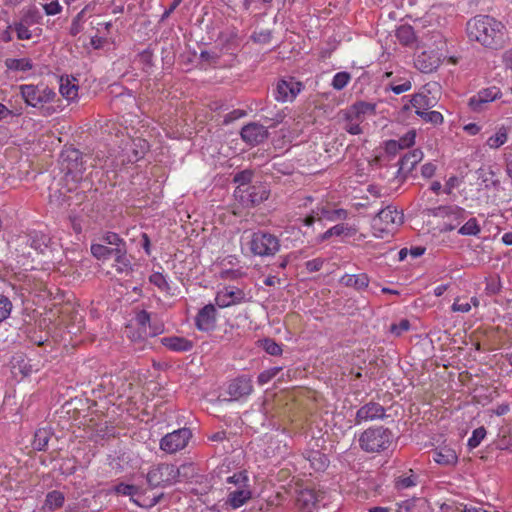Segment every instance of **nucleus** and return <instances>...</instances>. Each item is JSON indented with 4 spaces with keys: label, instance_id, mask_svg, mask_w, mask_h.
I'll list each match as a JSON object with an SVG mask.
<instances>
[{
    "label": "nucleus",
    "instance_id": "obj_53",
    "mask_svg": "<svg viewBox=\"0 0 512 512\" xmlns=\"http://www.w3.org/2000/svg\"><path fill=\"white\" fill-rule=\"evenodd\" d=\"M228 483H234L237 487H247L248 476L246 471H240L227 478Z\"/></svg>",
    "mask_w": 512,
    "mask_h": 512
},
{
    "label": "nucleus",
    "instance_id": "obj_20",
    "mask_svg": "<svg viewBox=\"0 0 512 512\" xmlns=\"http://www.w3.org/2000/svg\"><path fill=\"white\" fill-rule=\"evenodd\" d=\"M441 63L439 54L435 51H423L416 60L415 66L423 73H431L436 70Z\"/></svg>",
    "mask_w": 512,
    "mask_h": 512
},
{
    "label": "nucleus",
    "instance_id": "obj_63",
    "mask_svg": "<svg viewBox=\"0 0 512 512\" xmlns=\"http://www.w3.org/2000/svg\"><path fill=\"white\" fill-rule=\"evenodd\" d=\"M485 290L489 295L498 293L500 291V281L495 279L487 281Z\"/></svg>",
    "mask_w": 512,
    "mask_h": 512
},
{
    "label": "nucleus",
    "instance_id": "obj_59",
    "mask_svg": "<svg viewBox=\"0 0 512 512\" xmlns=\"http://www.w3.org/2000/svg\"><path fill=\"white\" fill-rule=\"evenodd\" d=\"M415 485V481L412 476L402 477L396 480L395 486L397 489L402 490Z\"/></svg>",
    "mask_w": 512,
    "mask_h": 512
},
{
    "label": "nucleus",
    "instance_id": "obj_24",
    "mask_svg": "<svg viewBox=\"0 0 512 512\" xmlns=\"http://www.w3.org/2000/svg\"><path fill=\"white\" fill-rule=\"evenodd\" d=\"M423 157V153L419 149H415L403 157L400 158L399 164V173H407L414 169V167L421 161Z\"/></svg>",
    "mask_w": 512,
    "mask_h": 512
},
{
    "label": "nucleus",
    "instance_id": "obj_31",
    "mask_svg": "<svg viewBox=\"0 0 512 512\" xmlns=\"http://www.w3.org/2000/svg\"><path fill=\"white\" fill-rule=\"evenodd\" d=\"M426 500L424 498H412L398 505L397 512H425Z\"/></svg>",
    "mask_w": 512,
    "mask_h": 512
},
{
    "label": "nucleus",
    "instance_id": "obj_62",
    "mask_svg": "<svg viewBox=\"0 0 512 512\" xmlns=\"http://www.w3.org/2000/svg\"><path fill=\"white\" fill-rule=\"evenodd\" d=\"M61 6L58 1H52L44 5V10L47 15H56L61 12Z\"/></svg>",
    "mask_w": 512,
    "mask_h": 512
},
{
    "label": "nucleus",
    "instance_id": "obj_32",
    "mask_svg": "<svg viewBox=\"0 0 512 512\" xmlns=\"http://www.w3.org/2000/svg\"><path fill=\"white\" fill-rule=\"evenodd\" d=\"M77 184H73V186H68V183L55 190L50 194V202L55 203L58 206H62L69 202L70 196L68 193L72 192L76 188Z\"/></svg>",
    "mask_w": 512,
    "mask_h": 512
},
{
    "label": "nucleus",
    "instance_id": "obj_48",
    "mask_svg": "<svg viewBox=\"0 0 512 512\" xmlns=\"http://www.w3.org/2000/svg\"><path fill=\"white\" fill-rule=\"evenodd\" d=\"M480 227L476 218H470L458 231L461 235H477Z\"/></svg>",
    "mask_w": 512,
    "mask_h": 512
},
{
    "label": "nucleus",
    "instance_id": "obj_9",
    "mask_svg": "<svg viewBox=\"0 0 512 512\" xmlns=\"http://www.w3.org/2000/svg\"><path fill=\"white\" fill-rule=\"evenodd\" d=\"M348 217V212L345 209H331L327 206L316 207L312 212L303 219L306 226L313 225L316 221L327 220L335 222L338 220H345Z\"/></svg>",
    "mask_w": 512,
    "mask_h": 512
},
{
    "label": "nucleus",
    "instance_id": "obj_52",
    "mask_svg": "<svg viewBox=\"0 0 512 512\" xmlns=\"http://www.w3.org/2000/svg\"><path fill=\"white\" fill-rule=\"evenodd\" d=\"M12 309L11 301L4 295H0V322L10 315Z\"/></svg>",
    "mask_w": 512,
    "mask_h": 512
},
{
    "label": "nucleus",
    "instance_id": "obj_19",
    "mask_svg": "<svg viewBox=\"0 0 512 512\" xmlns=\"http://www.w3.org/2000/svg\"><path fill=\"white\" fill-rule=\"evenodd\" d=\"M500 95L501 91L497 87L483 89L477 95L470 98L469 106L473 111L480 112L484 109V105L496 100Z\"/></svg>",
    "mask_w": 512,
    "mask_h": 512
},
{
    "label": "nucleus",
    "instance_id": "obj_56",
    "mask_svg": "<svg viewBox=\"0 0 512 512\" xmlns=\"http://www.w3.org/2000/svg\"><path fill=\"white\" fill-rule=\"evenodd\" d=\"M245 115H246V111L241 110V109H235L224 116L223 123L226 125L230 124L233 121H235L241 117H244Z\"/></svg>",
    "mask_w": 512,
    "mask_h": 512
},
{
    "label": "nucleus",
    "instance_id": "obj_6",
    "mask_svg": "<svg viewBox=\"0 0 512 512\" xmlns=\"http://www.w3.org/2000/svg\"><path fill=\"white\" fill-rule=\"evenodd\" d=\"M269 196V190L266 184L262 182L253 183L248 187L236 188L234 197L236 201L244 208H252L258 206Z\"/></svg>",
    "mask_w": 512,
    "mask_h": 512
},
{
    "label": "nucleus",
    "instance_id": "obj_30",
    "mask_svg": "<svg viewBox=\"0 0 512 512\" xmlns=\"http://www.w3.org/2000/svg\"><path fill=\"white\" fill-rule=\"evenodd\" d=\"M101 242L106 246L112 247L114 253H123L126 247L125 241L114 232H106L101 237Z\"/></svg>",
    "mask_w": 512,
    "mask_h": 512
},
{
    "label": "nucleus",
    "instance_id": "obj_28",
    "mask_svg": "<svg viewBox=\"0 0 512 512\" xmlns=\"http://www.w3.org/2000/svg\"><path fill=\"white\" fill-rule=\"evenodd\" d=\"M76 81L75 78H60L59 91L67 100H74L78 96V85L75 83Z\"/></svg>",
    "mask_w": 512,
    "mask_h": 512
},
{
    "label": "nucleus",
    "instance_id": "obj_22",
    "mask_svg": "<svg viewBox=\"0 0 512 512\" xmlns=\"http://www.w3.org/2000/svg\"><path fill=\"white\" fill-rule=\"evenodd\" d=\"M162 345L174 352H187L193 348V342L178 336L163 337Z\"/></svg>",
    "mask_w": 512,
    "mask_h": 512
},
{
    "label": "nucleus",
    "instance_id": "obj_35",
    "mask_svg": "<svg viewBox=\"0 0 512 512\" xmlns=\"http://www.w3.org/2000/svg\"><path fill=\"white\" fill-rule=\"evenodd\" d=\"M396 37L398 41L405 46L412 45L416 39L414 29L410 25L400 26L396 30Z\"/></svg>",
    "mask_w": 512,
    "mask_h": 512
},
{
    "label": "nucleus",
    "instance_id": "obj_14",
    "mask_svg": "<svg viewBox=\"0 0 512 512\" xmlns=\"http://www.w3.org/2000/svg\"><path fill=\"white\" fill-rule=\"evenodd\" d=\"M114 491L117 493V494H121V495H125V496H135V495H138L139 494V491H140V488L135 486V485H131V484H126V483H119L117 484L115 487H114ZM164 496L163 493H161L160 495L158 496H155L151 499H143V501H139L137 499H134V498H131V500L137 504L138 506L140 507H148V508H151L153 506H155L157 503H159V501L162 499V497Z\"/></svg>",
    "mask_w": 512,
    "mask_h": 512
},
{
    "label": "nucleus",
    "instance_id": "obj_57",
    "mask_svg": "<svg viewBox=\"0 0 512 512\" xmlns=\"http://www.w3.org/2000/svg\"><path fill=\"white\" fill-rule=\"evenodd\" d=\"M323 264H324V260L323 259L316 258V259H312V260L307 261L305 263V266H306V269L310 273H313V272L319 271L322 268Z\"/></svg>",
    "mask_w": 512,
    "mask_h": 512
},
{
    "label": "nucleus",
    "instance_id": "obj_16",
    "mask_svg": "<svg viewBox=\"0 0 512 512\" xmlns=\"http://www.w3.org/2000/svg\"><path fill=\"white\" fill-rule=\"evenodd\" d=\"M253 391L252 380L249 376L241 375L230 381L227 392L233 400L249 396Z\"/></svg>",
    "mask_w": 512,
    "mask_h": 512
},
{
    "label": "nucleus",
    "instance_id": "obj_41",
    "mask_svg": "<svg viewBox=\"0 0 512 512\" xmlns=\"http://www.w3.org/2000/svg\"><path fill=\"white\" fill-rule=\"evenodd\" d=\"M410 105L416 111H426L430 108V99L423 94H415L411 100Z\"/></svg>",
    "mask_w": 512,
    "mask_h": 512
},
{
    "label": "nucleus",
    "instance_id": "obj_26",
    "mask_svg": "<svg viewBox=\"0 0 512 512\" xmlns=\"http://www.w3.org/2000/svg\"><path fill=\"white\" fill-rule=\"evenodd\" d=\"M35 16L36 11L29 10L27 14L22 18V20L19 23L15 24V31L17 33L18 39L28 40L31 38V32L28 29V25L35 22Z\"/></svg>",
    "mask_w": 512,
    "mask_h": 512
},
{
    "label": "nucleus",
    "instance_id": "obj_13",
    "mask_svg": "<svg viewBox=\"0 0 512 512\" xmlns=\"http://www.w3.org/2000/svg\"><path fill=\"white\" fill-rule=\"evenodd\" d=\"M376 105L364 101H358L343 111L344 120L346 122L357 121L362 123L366 115L375 114Z\"/></svg>",
    "mask_w": 512,
    "mask_h": 512
},
{
    "label": "nucleus",
    "instance_id": "obj_38",
    "mask_svg": "<svg viewBox=\"0 0 512 512\" xmlns=\"http://www.w3.org/2000/svg\"><path fill=\"white\" fill-rule=\"evenodd\" d=\"M91 253L98 260L114 258V250L112 247L106 246L104 243L92 244Z\"/></svg>",
    "mask_w": 512,
    "mask_h": 512
},
{
    "label": "nucleus",
    "instance_id": "obj_45",
    "mask_svg": "<svg viewBox=\"0 0 512 512\" xmlns=\"http://www.w3.org/2000/svg\"><path fill=\"white\" fill-rule=\"evenodd\" d=\"M252 177H253V172L251 170H243V171L237 173L234 176V182L238 183V186L236 188L243 189V186L245 188V187L253 185L251 183Z\"/></svg>",
    "mask_w": 512,
    "mask_h": 512
},
{
    "label": "nucleus",
    "instance_id": "obj_21",
    "mask_svg": "<svg viewBox=\"0 0 512 512\" xmlns=\"http://www.w3.org/2000/svg\"><path fill=\"white\" fill-rule=\"evenodd\" d=\"M303 457L310 463L311 468L317 472L324 471L329 465L328 457L319 450H306Z\"/></svg>",
    "mask_w": 512,
    "mask_h": 512
},
{
    "label": "nucleus",
    "instance_id": "obj_33",
    "mask_svg": "<svg viewBox=\"0 0 512 512\" xmlns=\"http://www.w3.org/2000/svg\"><path fill=\"white\" fill-rule=\"evenodd\" d=\"M341 282L347 287H354L361 290L368 286L369 278L364 273L358 275H345L342 277Z\"/></svg>",
    "mask_w": 512,
    "mask_h": 512
},
{
    "label": "nucleus",
    "instance_id": "obj_58",
    "mask_svg": "<svg viewBox=\"0 0 512 512\" xmlns=\"http://www.w3.org/2000/svg\"><path fill=\"white\" fill-rule=\"evenodd\" d=\"M411 82L409 80H405L403 83L401 84H396L394 82H392L390 84V88L391 90L395 93V94H401L403 92H406L408 90L411 89Z\"/></svg>",
    "mask_w": 512,
    "mask_h": 512
},
{
    "label": "nucleus",
    "instance_id": "obj_64",
    "mask_svg": "<svg viewBox=\"0 0 512 512\" xmlns=\"http://www.w3.org/2000/svg\"><path fill=\"white\" fill-rule=\"evenodd\" d=\"M502 63L506 70L512 72V47L503 53Z\"/></svg>",
    "mask_w": 512,
    "mask_h": 512
},
{
    "label": "nucleus",
    "instance_id": "obj_47",
    "mask_svg": "<svg viewBox=\"0 0 512 512\" xmlns=\"http://www.w3.org/2000/svg\"><path fill=\"white\" fill-rule=\"evenodd\" d=\"M351 80V75L348 72H338L334 75L332 80V87L336 90H342Z\"/></svg>",
    "mask_w": 512,
    "mask_h": 512
},
{
    "label": "nucleus",
    "instance_id": "obj_43",
    "mask_svg": "<svg viewBox=\"0 0 512 512\" xmlns=\"http://www.w3.org/2000/svg\"><path fill=\"white\" fill-rule=\"evenodd\" d=\"M507 138H508V136H507L506 128L502 127L498 130V132L495 135L491 136L487 140V145L490 148L497 149L507 141Z\"/></svg>",
    "mask_w": 512,
    "mask_h": 512
},
{
    "label": "nucleus",
    "instance_id": "obj_51",
    "mask_svg": "<svg viewBox=\"0 0 512 512\" xmlns=\"http://www.w3.org/2000/svg\"><path fill=\"white\" fill-rule=\"evenodd\" d=\"M281 370V367H272L270 369H267L263 372H261L259 375H258V383L260 385H264L266 383H268L271 379H273Z\"/></svg>",
    "mask_w": 512,
    "mask_h": 512
},
{
    "label": "nucleus",
    "instance_id": "obj_44",
    "mask_svg": "<svg viewBox=\"0 0 512 512\" xmlns=\"http://www.w3.org/2000/svg\"><path fill=\"white\" fill-rule=\"evenodd\" d=\"M416 114L420 116L424 121L430 122L434 125H438L443 122V116L438 111H416Z\"/></svg>",
    "mask_w": 512,
    "mask_h": 512
},
{
    "label": "nucleus",
    "instance_id": "obj_46",
    "mask_svg": "<svg viewBox=\"0 0 512 512\" xmlns=\"http://www.w3.org/2000/svg\"><path fill=\"white\" fill-rule=\"evenodd\" d=\"M114 260L117 263V271L125 272L131 268L130 260L127 257V248L124 249L123 253H114Z\"/></svg>",
    "mask_w": 512,
    "mask_h": 512
},
{
    "label": "nucleus",
    "instance_id": "obj_11",
    "mask_svg": "<svg viewBox=\"0 0 512 512\" xmlns=\"http://www.w3.org/2000/svg\"><path fill=\"white\" fill-rule=\"evenodd\" d=\"M303 88L295 78L279 80L275 89V99L279 102L293 101Z\"/></svg>",
    "mask_w": 512,
    "mask_h": 512
},
{
    "label": "nucleus",
    "instance_id": "obj_15",
    "mask_svg": "<svg viewBox=\"0 0 512 512\" xmlns=\"http://www.w3.org/2000/svg\"><path fill=\"white\" fill-rule=\"evenodd\" d=\"M241 138L250 145H257L268 138V130L261 124L249 123L241 129Z\"/></svg>",
    "mask_w": 512,
    "mask_h": 512
},
{
    "label": "nucleus",
    "instance_id": "obj_37",
    "mask_svg": "<svg viewBox=\"0 0 512 512\" xmlns=\"http://www.w3.org/2000/svg\"><path fill=\"white\" fill-rule=\"evenodd\" d=\"M5 66L13 71H28L33 68V64L29 58H8L5 60Z\"/></svg>",
    "mask_w": 512,
    "mask_h": 512
},
{
    "label": "nucleus",
    "instance_id": "obj_8",
    "mask_svg": "<svg viewBox=\"0 0 512 512\" xmlns=\"http://www.w3.org/2000/svg\"><path fill=\"white\" fill-rule=\"evenodd\" d=\"M192 433L188 428H181L165 435L160 442V448L167 453H175L186 447Z\"/></svg>",
    "mask_w": 512,
    "mask_h": 512
},
{
    "label": "nucleus",
    "instance_id": "obj_39",
    "mask_svg": "<svg viewBox=\"0 0 512 512\" xmlns=\"http://www.w3.org/2000/svg\"><path fill=\"white\" fill-rule=\"evenodd\" d=\"M352 235V229L347 227L344 224H337L327 231H325L322 235L319 236V241L324 242L330 239L333 236H341V235Z\"/></svg>",
    "mask_w": 512,
    "mask_h": 512
},
{
    "label": "nucleus",
    "instance_id": "obj_36",
    "mask_svg": "<svg viewBox=\"0 0 512 512\" xmlns=\"http://www.w3.org/2000/svg\"><path fill=\"white\" fill-rule=\"evenodd\" d=\"M52 433L50 429L40 428L35 432L33 446L38 451H45Z\"/></svg>",
    "mask_w": 512,
    "mask_h": 512
},
{
    "label": "nucleus",
    "instance_id": "obj_27",
    "mask_svg": "<svg viewBox=\"0 0 512 512\" xmlns=\"http://www.w3.org/2000/svg\"><path fill=\"white\" fill-rule=\"evenodd\" d=\"M377 219L384 222L386 225L401 224L403 222V214L398 212L392 206H387L385 209L378 212L374 221Z\"/></svg>",
    "mask_w": 512,
    "mask_h": 512
},
{
    "label": "nucleus",
    "instance_id": "obj_4",
    "mask_svg": "<svg viewBox=\"0 0 512 512\" xmlns=\"http://www.w3.org/2000/svg\"><path fill=\"white\" fill-rule=\"evenodd\" d=\"M392 432L383 426L369 428L359 437V445L368 453L381 452L387 449L391 443Z\"/></svg>",
    "mask_w": 512,
    "mask_h": 512
},
{
    "label": "nucleus",
    "instance_id": "obj_7",
    "mask_svg": "<svg viewBox=\"0 0 512 512\" xmlns=\"http://www.w3.org/2000/svg\"><path fill=\"white\" fill-rule=\"evenodd\" d=\"M20 94L25 103L32 107H38L51 102L56 96L48 86L25 84L19 87Z\"/></svg>",
    "mask_w": 512,
    "mask_h": 512
},
{
    "label": "nucleus",
    "instance_id": "obj_61",
    "mask_svg": "<svg viewBox=\"0 0 512 512\" xmlns=\"http://www.w3.org/2000/svg\"><path fill=\"white\" fill-rule=\"evenodd\" d=\"M344 129L349 134H352V135H359L362 133V128L360 127V122H357V121L346 122Z\"/></svg>",
    "mask_w": 512,
    "mask_h": 512
},
{
    "label": "nucleus",
    "instance_id": "obj_40",
    "mask_svg": "<svg viewBox=\"0 0 512 512\" xmlns=\"http://www.w3.org/2000/svg\"><path fill=\"white\" fill-rule=\"evenodd\" d=\"M64 501V494L60 491L53 490L46 495L45 505L50 510H55L57 508H61L64 504Z\"/></svg>",
    "mask_w": 512,
    "mask_h": 512
},
{
    "label": "nucleus",
    "instance_id": "obj_23",
    "mask_svg": "<svg viewBox=\"0 0 512 512\" xmlns=\"http://www.w3.org/2000/svg\"><path fill=\"white\" fill-rule=\"evenodd\" d=\"M433 460L444 466H454L458 461L456 452L447 446L433 451Z\"/></svg>",
    "mask_w": 512,
    "mask_h": 512
},
{
    "label": "nucleus",
    "instance_id": "obj_2",
    "mask_svg": "<svg viewBox=\"0 0 512 512\" xmlns=\"http://www.w3.org/2000/svg\"><path fill=\"white\" fill-rule=\"evenodd\" d=\"M190 465H181L177 467L170 463H160L150 468L146 475V480L151 488L167 487L179 481L181 475L185 474V470Z\"/></svg>",
    "mask_w": 512,
    "mask_h": 512
},
{
    "label": "nucleus",
    "instance_id": "obj_5",
    "mask_svg": "<svg viewBox=\"0 0 512 512\" xmlns=\"http://www.w3.org/2000/svg\"><path fill=\"white\" fill-rule=\"evenodd\" d=\"M249 248L256 256H274L280 249V241L274 234L258 230L251 234Z\"/></svg>",
    "mask_w": 512,
    "mask_h": 512
},
{
    "label": "nucleus",
    "instance_id": "obj_3",
    "mask_svg": "<svg viewBox=\"0 0 512 512\" xmlns=\"http://www.w3.org/2000/svg\"><path fill=\"white\" fill-rule=\"evenodd\" d=\"M60 165L66 182L71 181L73 184H77L83 179L86 166L83 154L78 149L65 148L60 154Z\"/></svg>",
    "mask_w": 512,
    "mask_h": 512
},
{
    "label": "nucleus",
    "instance_id": "obj_55",
    "mask_svg": "<svg viewBox=\"0 0 512 512\" xmlns=\"http://www.w3.org/2000/svg\"><path fill=\"white\" fill-rule=\"evenodd\" d=\"M416 133L414 130L408 131L398 142L401 144L402 149L412 146L415 142Z\"/></svg>",
    "mask_w": 512,
    "mask_h": 512
},
{
    "label": "nucleus",
    "instance_id": "obj_1",
    "mask_svg": "<svg viewBox=\"0 0 512 512\" xmlns=\"http://www.w3.org/2000/svg\"><path fill=\"white\" fill-rule=\"evenodd\" d=\"M467 36L471 41L491 50L502 49L508 40L505 24L490 15H476L466 24Z\"/></svg>",
    "mask_w": 512,
    "mask_h": 512
},
{
    "label": "nucleus",
    "instance_id": "obj_12",
    "mask_svg": "<svg viewBox=\"0 0 512 512\" xmlns=\"http://www.w3.org/2000/svg\"><path fill=\"white\" fill-rule=\"evenodd\" d=\"M245 301V293L242 289L227 286L216 294L215 302L220 308H226L232 305H237Z\"/></svg>",
    "mask_w": 512,
    "mask_h": 512
},
{
    "label": "nucleus",
    "instance_id": "obj_49",
    "mask_svg": "<svg viewBox=\"0 0 512 512\" xmlns=\"http://www.w3.org/2000/svg\"><path fill=\"white\" fill-rule=\"evenodd\" d=\"M485 436H486V429L483 426L476 428L473 431L472 436L468 440L469 448H471V449L476 448L481 443V441L485 438Z\"/></svg>",
    "mask_w": 512,
    "mask_h": 512
},
{
    "label": "nucleus",
    "instance_id": "obj_60",
    "mask_svg": "<svg viewBox=\"0 0 512 512\" xmlns=\"http://www.w3.org/2000/svg\"><path fill=\"white\" fill-rule=\"evenodd\" d=\"M153 52L150 48L145 49L139 54V60L145 66L151 67L153 65Z\"/></svg>",
    "mask_w": 512,
    "mask_h": 512
},
{
    "label": "nucleus",
    "instance_id": "obj_25",
    "mask_svg": "<svg viewBox=\"0 0 512 512\" xmlns=\"http://www.w3.org/2000/svg\"><path fill=\"white\" fill-rule=\"evenodd\" d=\"M251 498V491L247 487H237L230 491L227 503L233 508H239Z\"/></svg>",
    "mask_w": 512,
    "mask_h": 512
},
{
    "label": "nucleus",
    "instance_id": "obj_34",
    "mask_svg": "<svg viewBox=\"0 0 512 512\" xmlns=\"http://www.w3.org/2000/svg\"><path fill=\"white\" fill-rule=\"evenodd\" d=\"M136 324L139 326V329L146 335L155 336L160 333L162 330L160 328H153L152 331H147V326L151 328L150 325V314L146 310H141L136 314L135 317Z\"/></svg>",
    "mask_w": 512,
    "mask_h": 512
},
{
    "label": "nucleus",
    "instance_id": "obj_17",
    "mask_svg": "<svg viewBox=\"0 0 512 512\" xmlns=\"http://www.w3.org/2000/svg\"><path fill=\"white\" fill-rule=\"evenodd\" d=\"M216 308L213 304H207L201 308L195 317V326L200 331H211L216 324Z\"/></svg>",
    "mask_w": 512,
    "mask_h": 512
},
{
    "label": "nucleus",
    "instance_id": "obj_18",
    "mask_svg": "<svg viewBox=\"0 0 512 512\" xmlns=\"http://www.w3.org/2000/svg\"><path fill=\"white\" fill-rule=\"evenodd\" d=\"M385 417V408L377 402H369L358 409L355 417V424H360L364 421H372L382 419Z\"/></svg>",
    "mask_w": 512,
    "mask_h": 512
},
{
    "label": "nucleus",
    "instance_id": "obj_29",
    "mask_svg": "<svg viewBox=\"0 0 512 512\" xmlns=\"http://www.w3.org/2000/svg\"><path fill=\"white\" fill-rule=\"evenodd\" d=\"M28 241L35 251L44 253L45 249L49 247L51 238L42 232L34 231L29 234Z\"/></svg>",
    "mask_w": 512,
    "mask_h": 512
},
{
    "label": "nucleus",
    "instance_id": "obj_50",
    "mask_svg": "<svg viewBox=\"0 0 512 512\" xmlns=\"http://www.w3.org/2000/svg\"><path fill=\"white\" fill-rule=\"evenodd\" d=\"M149 281L152 284H154L155 286H157L159 289H161L162 291H168L170 288L168 285V282L166 281V278L164 277V275L162 273H159V272L153 273L152 275H150Z\"/></svg>",
    "mask_w": 512,
    "mask_h": 512
},
{
    "label": "nucleus",
    "instance_id": "obj_54",
    "mask_svg": "<svg viewBox=\"0 0 512 512\" xmlns=\"http://www.w3.org/2000/svg\"><path fill=\"white\" fill-rule=\"evenodd\" d=\"M410 329V322L407 319H402L398 324L393 323L390 326V332L395 336H400L403 332Z\"/></svg>",
    "mask_w": 512,
    "mask_h": 512
},
{
    "label": "nucleus",
    "instance_id": "obj_42",
    "mask_svg": "<svg viewBox=\"0 0 512 512\" xmlns=\"http://www.w3.org/2000/svg\"><path fill=\"white\" fill-rule=\"evenodd\" d=\"M260 347H262L266 353L272 356H279L282 354V348L280 344L271 338H265L261 340Z\"/></svg>",
    "mask_w": 512,
    "mask_h": 512
},
{
    "label": "nucleus",
    "instance_id": "obj_10",
    "mask_svg": "<svg viewBox=\"0 0 512 512\" xmlns=\"http://www.w3.org/2000/svg\"><path fill=\"white\" fill-rule=\"evenodd\" d=\"M323 499V492L305 488L297 492L295 505L298 512H313Z\"/></svg>",
    "mask_w": 512,
    "mask_h": 512
}]
</instances>
